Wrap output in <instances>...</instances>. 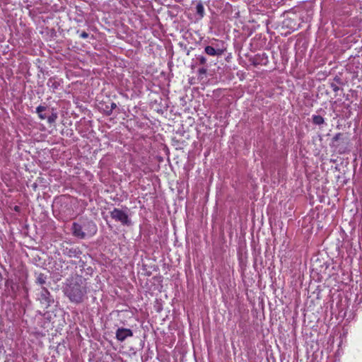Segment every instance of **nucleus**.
I'll return each mask as SVG.
<instances>
[{
	"label": "nucleus",
	"instance_id": "obj_12",
	"mask_svg": "<svg viewBox=\"0 0 362 362\" xmlns=\"http://www.w3.org/2000/svg\"><path fill=\"white\" fill-rule=\"evenodd\" d=\"M201 64H205L206 63V59L204 56H199L197 57Z\"/></svg>",
	"mask_w": 362,
	"mask_h": 362
},
{
	"label": "nucleus",
	"instance_id": "obj_2",
	"mask_svg": "<svg viewBox=\"0 0 362 362\" xmlns=\"http://www.w3.org/2000/svg\"><path fill=\"white\" fill-rule=\"evenodd\" d=\"M110 216L112 219L120 222L123 225L129 226L131 223V221L127 212L119 209L115 208L110 212Z\"/></svg>",
	"mask_w": 362,
	"mask_h": 362
},
{
	"label": "nucleus",
	"instance_id": "obj_1",
	"mask_svg": "<svg viewBox=\"0 0 362 362\" xmlns=\"http://www.w3.org/2000/svg\"><path fill=\"white\" fill-rule=\"evenodd\" d=\"M65 293L71 302L79 303L86 293V288L81 279L71 281L65 288Z\"/></svg>",
	"mask_w": 362,
	"mask_h": 362
},
{
	"label": "nucleus",
	"instance_id": "obj_5",
	"mask_svg": "<svg viewBox=\"0 0 362 362\" xmlns=\"http://www.w3.org/2000/svg\"><path fill=\"white\" fill-rule=\"evenodd\" d=\"M83 230L86 231L87 237H90L96 233L97 226L93 221H88L84 223Z\"/></svg>",
	"mask_w": 362,
	"mask_h": 362
},
{
	"label": "nucleus",
	"instance_id": "obj_17",
	"mask_svg": "<svg viewBox=\"0 0 362 362\" xmlns=\"http://www.w3.org/2000/svg\"><path fill=\"white\" fill-rule=\"evenodd\" d=\"M107 110H105L106 114L107 115H110L112 113V110L110 109L108 110V106L106 107Z\"/></svg>",
	"mask_w": 362,
	"mask_h": 362
},
{
	"label": "nucleus",
	"instance_id": "obj_6",
	"mask_svg": "<svg viewBox=\"0 0 362 362\" xmlns=\"http://www.w3.org/2000/svg\"><path fill=\"white\" fill-rule=\"evenodd\" d=\"M40 300L45 303L47 307L49 306L54 300L52 298L49 292L45 288H42L40 293Z\"/></svg>",
	"mask_w": 362,
	"mask_h": 362
},
{
	"label": "nucleus",
	"instance_id": "obj_4",
	"mask_svg": "<svg viewBox=\"0 0 362 362\" xmlns=\"http://www.w3.org/2000/svg\"><path fill=\"white\" fill-rule=\"evenodd\" d=\"M73 234L74 236L79 238L81 239H83L86 235V231L83 230V227H82L80 224L77 223H74L72 226Z\"/></svg>",
	"mask_w": 362,
	"mask_h": 362
},
{
	"label": "nucleus",
	"instance_id": "obj_18",
	"mask_svg": "<svg viewBox=\"0 0 362 362\" xmlns=\"http://www.w3.org/2000/svg\"><path fill=\"white\" fill-rule=\"evenodd\" d=\"M340 136H341V134H339H339H337L334 136L333 140H334V141H337L338 139H339Z\"/></svg>",
	"mask_w": 362,
	"mask_h": 362
},
{
	"label": "nucleus",
	"instance_id": "obj_19",
	"mask_svg": "<svg viewBox=\"0 0 362 362\" xmlns=\"http://www.w3.org/2000/svg\"><path fill=\"white\" fill-rule=\"evenodd\" d=\"M116 107H117V105H116V103H111V107H110V109L113 110H114V109H115Z\"/></svg>",
	"mask_w": 362,
	"mask_h": 362
},
{
	"label": "nucleus",
	"instance_id": "obj_9",
	"mask_svg": "<svg viewBox=\"0 0 362 362\" xmlns=\"http://www.w3.org/2000/svg\"><path fill=\"white\" fill-rule=\"evenodd\" d=\"M313 122L315 124L320 125L324 124L325 120L324 118L320 115H313Z\"/></svg>",
	"mask_w": 362,
	"mask_h": 362
},
{
	"label": "nucleus",
	"instance_id": "obj_11",
	"mask_svg": "<svg viewBox=\"0 0 362 362\" xmlns=\"http://www.w3.org/2000/svg\"><path fill=\"white\" fill-rule=\"evenodd\" d=\"M57 118V113H52L50 116H48V117L47 116L46 119H47V122L49 124H52L56 121Z\"/></svg>",
	"mask_w": 362,
	"mask_h": 362
},
{
	"label": "nucleus",
	"instance_id": "obj_15",
	"mask_svg": "<svg viewBox=\"0 0 362 362\" xmlns=\"http://www.w3.org/2000/svg\"><path fill=\"white\" fill-rule=\"evenodd\" d=\"M88 33H87L86 32L83 31L82 33H80V37L81 38H87L88 37Z\"/></svg>",
	"mask_w": 362,
	"mask_h": 362
},
{
	"label": "nucleus",
	"instance_id": "obj_14",
	"mask_svg": "<svg viewBox=\"0 0 362 362\" xmlns=\"http://www.w3.org/2000/svg\"><path fill=\"white\" fill-rule=\"evenodd\" d=\"M206 69L204 67L200 68L198 71L199 75H204L206 74Z\"/></svg>",
	"mask_w": 362,
	"mask_h": 362
},
{
	"label": "nucleus",
	"instance_id": "obj_16",
	"mask_svg": "<svg viewBox=\"0 0 362 362\" xmlns=\"http://www.w3.org/2000/svg\"><path fill=\"white\" fill-rule=\"evenodd\" d=\"M332 90L334 91V92H337L339 90V87L335 85V84H332Z\"/></svg>",
	"mask_w": 362,
	"mask_h": 362
},
{
	"label": "nucleus",
	"instance_id": "obj_3",
	"mask_svg": "<svg viewBox=\"0 0 362 362\" xmlns=\"http://www.w3.org/2000/svg\"><path fill=\"white\" fill-rule=\"evenodd\" d=\"M133 332L127 328H118L116 331V338L119 341H124L127 337H132Z\"/></svg>",
	"mask_w": 362,
	"mask_h": 362
},
{
	"label": "nucleus",
	"instance_id": "obj_7",
	"mask_svg": "<svg viewBox=\"0 0 362 362\" xmlns=\"http://www.w3.org/2000/svg\"><path fill=\"white\" fill-rule=\"evenodd\" d=\"M204 52L206 54L210 56H219L223 54V50L220 49H216L211 46H206L204 49Z\"/></svg>",
	"mask_w": 362,
	"mask_h": 362
},
{
	"label": "nucleus",
	"instance_id": "obj_10",
	"mask_svg": "<svg viewBox=\"0 0 362 362\" xmlns=\"http://www.w3.org/2000/svg\"><path fill=\"white\" fill-rule=\"evenodd\" d=\"M196 11L197 14H199L201 17L204 16V8L202 3H199L197 4Z\"/></svg>",
	"mask_w": 362,
	"mask_h": 362
},
{
	"label": "nucleus",
	"instance_id": "obj_13",
	"mask_svg": "<svg viewBox=\"0 0 362 362\" xmlns=\"http://www.w3.org/2000/svg\"><path fill=\"white\" fill-rule=\"evenodd\" d=\"M37 282L41 285L44 284L45 283V278L42 275H40L37 278Z\"/></svg>",
	"mask_w": 362,
	"mask_h": 362
},
{
	"label": "nucleus",
	"instance_id": "obj_8",
	"mask_svg": "<svg viewBox=\"0 0 362 362\" xmlns=\"http://www.w3.org/2000/svg\"><path fill=\"white\" fill-rule=\"evenodd\" d=\"M46 107L42 105H40L36 108V112L38 114V116L41 119H45L47 118V115L42 113L46 110Z\"/></svg>",
	"mask_w": 362,
	"mask_h": 362
}]
</instances>
